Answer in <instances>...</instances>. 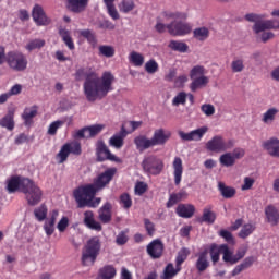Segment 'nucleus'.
Masks as SVG:
<instances>
[{
    "mask_svg": "<svg viewBox=\"0 0 279 279\" xmlns=\"http://www.w3.org/2000/svg\"><path fill=\"white\" fill-rule=\"evenodd\" d=\"M76 82H82L84 95L87 101H97V99H104L108 96V93L114 90L112 84L114 82V75L110 72H105L101 77L93 70V68H80L74 74Z\"/></svg>",
    "mask_w": 279,
    "mask_h": 279,
    "instance_id": "obj_1",
    "label": "nucleus"
},
{
    "mask_svg": "<svg viewBox=\"0 0 279 279\" xmlns=\"http://www.w3.org/2000/svg\"><path fill=\"white\" fill-rule=\"evenodd\" d=\"M189 14L182 11L166 10L156 19L155 29L158 34L168 32L170 36H189L193 32V25L186 22Z\"/></svg>",
    "mask_w": 279,
    "mask_h": 279,
    "instance_id": "obj_2",
    "label": "nucleus"
},
{
    "mask_svg": "<svg viewBox=\"0 0 279 279\" xmlns=\"http://www.w3.org/2000/svg\"><path fill=\"white\" fill-rule=\"evenodd\" d=\"M95 195H97V190L90 183L73 191L77 208H97L101 204V197H95Z\"/></svg>",
    "mask_w": 279,
    "mask_h": 279,
    "instance_id": "obj_3",
    "label": "nucleus"
},
{
    "mask_svg": "<svg viewBox=\"0 0 279 279\" xmlns=\"http://www.w3.org/2000/svg\"><path fill=\"white\" fill-rule=\"evenodd\" d=\"M100 252H101V240L99 239V236L90 238L85 244L82 252L83 265H94Z\"/></svg>",
    "mask_w": 279,
    "mask_h": 279,
    "instance_id": "obj_4",
    "label": "nucleus"
},
{
    "mask_svg": "<svg viewBox=\"0 0 279 279\" xmlns=\"http://www.w3.org/2000/svg\"><path fill=\"white\" fill-rule=\"evenodd\" d=\"M22 193L25 195L28 206H38V204L43 202V197L45 195L43 189H40V186H38V184H36L32 179L28 180V183H26Z\"/></svg>",
    "mask_w": 279,
    "mask_h": 279,
    "instance_id": "obj_5",
    "label": "nucleus"
},
{
    "mask_svg": "<svg viewBox=\"0 0 279 279\" xmlns=\"http://www.w3.org/2000/svg\"><path fill=\"white\" fill-rule=\"evenodd\" d=\"M234 140H223L221 135H215L211 140L206 143L207 151H214L215 154H221L228 151L234 147Z\"/></svg>",
    "mask_w": 279,
    "mask_h": 279,
    "instance_id": "obj_6",
    "label": "nucleus"
},
{
    "mask_svg": "<svg viewBox=\"0 0 279 279\" xmlns=\"http://www.w3.org/2000/svg\"><path fill=\"white\" fill-rule=\"evenodd\" d=\"M142 168L145 173H149L150 175H160V173H162V169H165V162L156 155H150L144 158L142 161Z\"/></svg>",
    "mask_w": 279,
    "mask_h": 279,
    "instance_id": "obj_7",
    "label": "nucleus"
},
{
    "mask_svg": "<svg viewBox=\"0 0 279 279\" xmlns=\"http://www.w3.org/2000/svg\"><path fill=\"white\" fill-rule=\"evenodd\" d=\"M114 175H117V168H108L106 171L98 174L90 184L96 190V193H99V191H104V189L112 182Z\"/></svg>",
    "mask_w": 279,
    "mask_h": 279,
    "instance_id": "obj_8",
    "label": "nucleus"
},
{
    "mask_svg": "<svg viewBox=\"0 0 279 279\" xmlns=\"http://www.w3.org/2000/svg\"><path fill=\"white\" fill-rule=\"evenodd\" d=\"M7 64L13 71H25L27 69V57L21 51H10L7 54Z\"/></svg>",
    "mask_w": 279,
    "mask_h": 279,
    "instance_id": "obj_9",
    "label": "nucleus"
},
{
    "mask_svg": "<svg viewBox=\"0 0 279 279\" xmlns=\"http://www.w3.org/2000/svg\"><path fill=\"white\" fill-rule=\"evenodd\" d=\"M29 180H31L29 178L20 177V175L11 177L7 182L8 193H16V191H20V193H23Z\"/></svg>",
    "mask_w": 279,
    "mask_h": 279,
    "instance_id": "obj_10",
    "label": "nucleus"
},
{
    "mask_svg": "<svg viewBox=\"0 0 279 279\" xmlns=\"http://www.w3.org/2000/svg\"><path fill=\"white\" fill-rule=\"evenodd\" d=\"M96 158L97 162H106V160H110L111 162H121V159L110 151V148L106 146L104 143H100L96 149Z\"/></svg>",
    "mask_w": 279,
    "mask_h": 279,
    "instance_id": "obj_11",
    "label": "nucleus"
},
{
    "mask_svg": "<svg viewBox=\"0 0 279 279\" xmlns=\"http://www.w3.org/2000/svg\"><path fill=\"white\" fill-rule=\"evenodd\" d=\"M146 252L154 260L162 258V254H165V244L159 239L153 240L146 246Z\"/></svg>",
    "mask_w": 279,
    "mask_h": 279,
    "instance_id": "obj_12",
    "label": "nucleus"
},
{
    "mask_svg": "<svg viewBox=\"0 0 279 279\" xmlns=\"http://www.w3.org/2000/svg\"><path fill=\"white\" fill-rule=\"evenodd\" d=\"M208 132V126H201L196 130H193L191 132H184V131H179V136L182 141H195L199 142L202 138H204V135Z\"/></svg>",
    "mask_w": 279,
    "mask_h": 279,
    "instance_id": "obj_13",
    "label": "nucleus"
},
{
    "mask_svg": "<svg viewBox=\"0 0 279 279\" xmlns=\"http://www.w3.org/2000/svg\"><path fill=\"white\" fill-rule=\"evenodd\" d=\"M32 16L36 25L45 26L49 25L50 21L49 17H47V14H45V10L40 4H35L32 11Z\"/></svg>",
    "mask_w": 279,
    "mask_h": 279,
    "instance_id": "obj_14",
    "label": "nucleus"
},
{
    "mask_svg": "<svg viewBox=\"0 0 279 279\" xmlns=\"http://www.w3.org/2000/svg\"><path fill=\"white\" fill-rule=\"evenodd\" d=\"M195 268L198 274H204L206 269L210 267V260L208 259V250L201 251L196 254Z\"/></svg>",
    "mask_w": 279,
    "mask_h": 279,
    "instance_id": "obj_15",
    "label": "nucleus"
},
{
    "mask_svg": "<svg viewBox=\"0 0 279 279\" xmlns=\"http://www.w3.org/2000/svg\"><path fill=\"white\" fill-rule=\"evenodd\" d=\"M263 149L272 158H279V140L270 137L262 144Z\"/></svg>",
    "mask_w": 279,
    "mask_h": 279,
    "instance_id": "obj_16",
    "label": "nucleus"
},
{
    "mask_svg": "<svg viewBox=\"0 0 279 279\" xmlns=\"http://www.w3.org/2000/svg\"><path fill=\"white\" fill-rule=\"evenodd\" d=\"M169 138H171V132L166 131L165 129H157L155 130L150 141L153 143V147H156V145H166Z\"/></svg>",
    "mask_w": 279,
    "mask_h": 279,
    "instance_id": "obj_17",
    "label": "nucleus"
},
{
    "mask_svg": "<svg viewBox=\"0 0 279 279\" xmlns=\"http://www.w3.org/2000/svg\"><path fill=\"white\" fill-rule=\"evenodd\" d=\"M178 217L182 219H191L195 215V205L193 204H179L175 209Z\"/></svg>",
    "mask_w": 279,
    "mask_h": 279,
    "instance_id": "obj_18",
    "label": "nucleus"
},
{
    "mask_svg": "<svg viewBox=\"0 0 279 279\" xmlns=\"http://www.w3.org/2000/svg\"><path fill=\"white\" fill-rule=\"evenodd\" d=\"M125 136H128V131L125 130V126H122L118 134H114L109 138V145L116 149H121L125 143Z\"/></svg>",
    "mask_w": 279,
    "mask_h": 279,
    "instance_id": "obj_19",
    "label": "nucleus"
},
{
    "mask_svg": "<svg viewBox=\"0 0 279 279\" xmlns=\"http://www.w3.org/2000/svg\"><path fill=\"white\" fill-rule=\"evenodd\" d=\"M84 225L89 228V230H96V232H101V223L95 220V214L92 210L84 213Z\"/></svg>",
    "mask_w": 279,
    "mask_h": 279,
    "instance_id": "obj_20",
    "label": "nucleus"
},
{
    "mask_svg": "<svg viewBox=\"0 0 279 279\" xmlns=\"http://www.w3.org/2000/svg\"><path fill=\"white\" fill-rule=\"evenodd\" d=\"M88 7V0H66V8L70 12H74L75 14H80V12H84Z\"/></svg>",
    "mask_w": 279,
    "mask_h": 279,
    "instance_id": "obj_21",
    "label": "nucleus"
},
{
    "mask_svg": "<svg viewBox=\"0 0 279 279\" xmlns=\"http://www.w3.org/2000/svg\"><path fill=\"white\" fill-rule=\"evenodd\" d=\"M99 219L102 223H110L112 221V204L105 203L98 210Z\"/></svg>",
    "mask_w": 279,
    "mask_h": 279,
    "instance_id": "obj_22",
    "label": "nucleus"
},
{
    "mask_svg": "<svg viewBox=\"0 0 279 279\" xmlns=\"http://www.w3.org/2000/svg\"><path fill=\"white\" fill-rule=\"evenodd\" d=\"M173 175H174V184L175 186H180V182H182V173H184V167L182 166V158L175 157L173 162Z\"/></svg>",
    "mask_w": 279,
    "mask_h": 279,
    "instance_id": "obj_23",
    "label": "nucleus"
},
{
    "mask_svg": "<svg viewBox=\"0 0 279 279\" xmlns=\"http://www.w3.org/2000/svg\"><path fill=\"white\" fill-rule=\"evenodd\" d=\"M137 151H146V149H149L154 147V144L151 143V138L146 137V135H137L133 141Z\"/></svg>",
    "mask_w": 279,
    "mask_h": 279,
    "instance_id": "obj_24",
    "label": "nucleus"
},
{
    "mask_svg": "<svg viewBox=\"0 0 279 279\" xmlns=\"http://www.w3.org/2000/svg\"><path fill=\"white\" fill-rule=\"evenodd\" d=\"M207 252L210 256V260L213 265H217V263H219V260L221 259V254H223V248H221V244L219 245L217 243H211L208 246Z\"/></svg>",
    "mask_w": 279,
    "mask_h": 279,
    "instance_id": "obj_25",
    "label": "nucleus"
},
{
    "mask_svg": "<svg viewBox=\"0 0 279 279\" xmlns=\"http://www.w3.org/2000/svg\"><path fill=\"white\" fill-rule=\"evenodd\" d=\"M38 114V107L33 106L29 108H25L22 113V119L24 121V125L29 128L34 123V118Z\"/></svg>",
    "mask_w": 279,
    "mask_h": 279,
    "instance_id": "obj_26",
    "label": "nucleus"
},
{
    "mask_svg": "<svg viewBox=\"0 0 279 279\" xmlns=\"http://www.w3.org/2000/svg\"><path fill=\"white\" fill-rule=\"evenodd\" d=\"M265 215L270 226H278L279 223V211L274 205H268L265 208Z\"/></svg>",
    "mask_w": 279,
    "mask_h": 279,
    "instance_id": "obj_27",
    "label": "nucleus"
},
{
    "mask_svg": "<svg viewBox=\"0 0 279 279\" xmlns=\"http://www.w3.org/2000/svg\"><path fill=\"white\" fill-rule=\"evenodd\" d=\"M276 28V20H260L259 23L253 25V32L255 34H260V32H266V29H275Z\"/></svg>",
    "mask_w": 279,
    "mask_h": 279,
    "instance_id": "obj_28",
    "label": "nucleus"
},
{
    "mask_svg": "<svg viewBox=\"0 0 279 279\" xmlns=\"http://www.w3.org/2000/svg\"><path fill=\"white\" fill-rule=\"evenodd\" d=\"M255 260L256 259L254 256L246 257L240 265L234 267V269L231 271V276H239V274H242V271H245V269H250V267L254 265Z\"/></svg>",
    "mask_w": 279,
    "mask_h": 279,
    "instance_id": "obj_29",
    "label": "nucleus"
},
{
    "mask_svg": "<svg viewBox=\"0 0 279 279\" xmlns=\"http://www.w3.org/2000/svg\"><path fill=\"white\" fill-rule=\"evenodd\" d=\"M208 82H210L208 76H198L197 78H192L190 89L192 93H197L199 88H205V86H208Z\"/></svg>",
    "mask_w": 279,
    "mask_h": 279,
    "instance_id": "obj_30",
    "label": "nucleus"
},
{
    "mask_svg": "<svg viewBox=\"0 0 279 279\" xmlns=\"http://www.w3.org/2000/svg\"><path fill=\"white\" fill-rule=\"evenodd\" d=\"M218 191L225 199H232L236 195V189L228 186L223 182L218 183Z\"/></svg>",
    "mask_w": 279,
    "mask_h": 279,
    "instance_id": "obj_31",
    "label": "nucleus"
},
{
    "mask_svg": "<svg viewBox=\"0 0 279 279\" xmlns=\"http://www.w3.org/2000/svg\"><path fill=\"white\" fill-rule=\"evenodd\" d=\"M56 219H58V210H53L49 220L44 225V230L47 236H51L56 232Z\"/></svg>",
    "mask_w": 279,
    "mask_h": 279,
    "instance_id": "obj_32",
    "label": "nucleus"
},
{
    "mask_svg": "<svg viewBox=\"0 0 279 279\" xmlns=\"http://www.w3.org/2000/svg\"><path fill=\"white\" fill-rule=\"evenodd\" d=\"M59 36H61L64 45H66L70 51H73V49H75V43L73 41V37H71V31L66 28H60Z\"/></svg>",
    "mask_w": 279,
    "mask_h": 279,
    "instance_id": "obj_33",
    "label": "nucleus"
},
{
    "mask_svg": "<svg viewBox=\"0 0 279 279\" xmlns=\"http://www.w3.org/2000/svg\"><path fill=\"white\" fill-rule=\"evenodd\" d=\"M279 113V109L276 107L269 108L266 112L263 113L262 121L265 125H271L276 121V117Z\"/></svg>",
    "mask_w": 279,
    "mask_h": 279,
    "instance_id": "obj_34",
    "label": "nucleus"
},
{
    "mask_svg": "<svg viewBox=\"0 0 279 279\" xmlns=\"http://www.w3.org/2000/svg\"><path fill=\"white\" fill-rule=\"evenodd\" d=\"M117 276V268L112 265H106L99 269L98 278L100 279H113Z\"/></svg>",
    "mask_w": 279,
    "mask_h": 279,
    "instance_id": "obj_35",
    "label": "nucleus"
},
{
    "mask_svg": "<svg viewBox=\"0 0 279 279\" xmlns=\"http://www.w3.org/2000/svg\"><path fill=\"white\" fill-rule=\"evenodd\" d=\"M221 250L223 263H229V265H236L234 253L230 250L228 244H221Z\"/></svg>",
    "mask_w": 279,
    "mask_h": 279,
    "instance_id": "obj_36",
    "label": "nucleus"
},
{
    "mask_svg": "<svg viewBox=\"0 0 279 279\" xmlns=\"http://www.w3.org/2000/svg\"><path fill=\"white\" fill-rule=\"evenodd\" d=\"M14 111H9L2 119H0V126L5 128L10 132L14 130Z\"/></svg>",
    "mask_w": 279,
    "mask_h": 279,
    "instance_id": "obj_37",
    "label": "nucleus"
},
{
    "mask_svg": "<svg viewBox=\"0 0 279 279\" xmlns=\"http://www.w3.org/2000/svg\"><path fill=\"white\" fill-rule=\"evenodd\" d=\"M209 36L210 31L206 26H202L193 31V38L199 40L201 43H204V40H208Z\"/></svg>",
    "mask_w": 279,
    "mask_h": 279,
    "instance_id": "obj_38",
    "label": "nucleus"
},
{
    "mask_svg": "<svg viewBox=\"0 0 279 279\" xmlns=\"http://www.w3.org/2000/svg\"><path fill=\"white\" fill-rule=\"evenodd\" d=\"M78 36L86 38L92 47H97V35H95V32L90 29H81L78 31Z\"/></svg>",
    "mask_w": 279,
    "mask_h": 279,
    "instance_id": "obj_39",
    "label": "nucleus"
},
{
    "mask_svg": "<svg viewBox=\"0 0 279 279\" xmlns=\"http://www.w3.org/2000/svg\"><path fill=\"white\" fill-rule=\"evenodd\" d=\"M217 215L213 211L211 207H205L203 209V216L201 218V223H215Z\"/></svg>",
    "mask_w": 279,
    "mask_h": 279,
    "instance_id": "obj_40",
    "label": "nucleus"
},
{
    "mask_svg": "<svg viewBox=\"0 0 279 279\" xmlns=\"http://www.w3.org/2000/svg\"><path fill=\"white\" fill-rule=\"evenodd\" d=\"M168 47L172 51H179V53H186L189 51V45L180 40H170Z\"/></svg>",
    "mask_w": 279,
    "mask_h": 279,
    "instance_id": "obj_41",
    "label": "nucleus"
},
{
    "mask_svg": "<svg viewBox=\"0 0 279 279\" xmlns=\"http://www.w3.org/2000/svg\"><path fill=\"white\" fill-rule=\"evenodd\" d=\"M49 209L47 208L46 204H41L39 207L34 209V215L37 221H45L47 219V214Z\"/></svg>",
    "mask_w": 279,
    "mask_h": 279,
    "instance_id": "obj_42",
    "label": "nucleus"
},
{
    "mask_svg": "<svg viewBox=\"0 0 279 279\" xmlns=\"http://www.w3.org/2000/svg\"><path fill=\"white\" fill-rule=\"evenodd\" d=\"M256 230V226L252 223H245L243 225L242 229L240 230L238 236L240 239H247V236L254 234V231Z\"/></svg>",
    "mask_w": 279,
    "mask_h": 279,
    "instance_id": "obj_43",
    "label": "nucleus"
},
{
    "mask_svg": "<svg viewBox=\"0 0 279 279\" xmlns=\"http://www.w3.org/2000/svg\"><path fill=\"white\" fill-rule=\"evenodd\" d=\"M219 162L222 165V167H234V165H236L232 153L222 154L219 158Z\"/></svg>",
    "mask_w": 279,
    "mask_h": 279,
    "instance_id": "obj_44",
    "label": "nucleus"
},
{
    "mask_svg": "<svg viewBox=\"0 0 279 279\" xmlns=\"http://www.w3.org/2000/svg\"><path fill=\"white\" fill-rule=\"evenodd\" d=\"M129 60L134 66H143L145 64V57L136 51L130 53Z\"/></svg>",
    "mask_w": 279,
    "mask_h": 279,
    "instance_id": "obj_45",
    "label": "nucleus"
},
{
    "mask_svg": "<svg viewBox=\"0 0 279 279\" xmlns=\"http://www.w3.org/2000/svg\"><path fill=\"white\" fill-rule=\"evenodd\" d=\"M71 154V148L69 145L64 144L60 151L57 155V158H59V163L62 165L63 162H66L69 160V155Z\"/></svg>",
    "mask_w": 279,
    "mask_h": 279,
    "instance_id": "obj_46",
    "label": "nucleus"
},
{
    "mask_svg": "<svg viewBox=\"0 0 279 279\" xmlns=\"http://www.w3.org/2000/svg\"><path fill=\"white\" fill-rule=\"evenodd\" d=\"M136 5L134 4V0H122L119 4L120 12L128 14L134 10Z\"/></svg>",
    "mask_w": 279,
    "mask_h": 279,
    "instance_id": "obj_47",
    "label": "nucleus"
},
{
    "mask_svg": "<svg viewBox=\"0 0 279 279\" xmlns=\"http://www.w3.org/2000/svg\"><path fill=\"white\" fill-rule=\"evenodd\" d=\"M98 51L99 56H104L105 58H113L116 53L114 47L108 45L99 46Z\"/></svg>",
    "mask_w": 279,
    "mask_h": 279,
    "instance_id": "obj_48",
    "label": "nucleus"
},
{
    "mask_svg": "<svg viewBox=\"0 0 279 279\" xmlns=\"http://www.w3.org/2000/svg\"><path fill=\"white\" fill-rule=\"evenodd\" d=\"M189 256H191V250H189L187 247H182L178 252L175 263H178V265H182L186 260V258H189Z\"/></svg>",
    "mask_w": 279,
    "mask_h": 279,
    "instance_id": "obj_49",
    "label": "nucleus"
},
{
    "mask_svg": "<svg viewBox=\"0 0 279 279\" xmlns=\"http://www.w3.org/2000/svg\"><path fill=\"white\" fill-rule=\"evenodd\" d=\"M245 21H247L248 23H260V21L267 19V14H258V13H247L244 16Z\"/></svg>",
    "mask_w": 279,
    "mask_h": 279,
    "instance_id": "obj_50",
    "label": "nucleus"
},
{
    "mask_svg": "<svg viewBox=\"0 0 279 279\" xmlns=\"http://www.w3.org/2000/svg\"><path fill=\"white\" fill-rule=\"evenodd\" d=\"M87 128V137L89 138H95V136H97V134H99L105 125L104 124H94L90 126H86Z\"/></svg>",
    "mask_w": 279,
    "mask_h": 279,
    "instance_id": "obj_51",
    "label": "nucleus"
},
{
    "mask_svg": "<svg viewBox=\"0 0 279 279\" xmlns=\"http://www.w3.org/2000/svg\"><path fill=\"white\" fill-rule=\"evenodd\" d=\"M206 68L204 65H196L190 71V80H195L197 77L205 76Z\"/></svg>",
    "mask_w": 279,
    "mask_h": 279,
    "instance_id": "obj_52",
    "label": "nucleus"
},
{
    "mask_svg": "<svg viewBox=\"0 0 279 279\" xmlns=\"http://www.w3.org/2000/svg\"><path fill=\"white\" fill-rule=\"evenodd\" d=\"M65 145L70 146V154H73V156H82V144L80 142L65 143Z\"/></svg>",
    "mask_w": 279,
    "mask_h": 279,
    "instance_id": "obj_53",
    "label": "nucleus"
},
{
    "mask_svg": "<svg viewBox=\"0 0 279 279\" xmlns=\"http://www.w3.org/2000/svg\"><path fill=\"white\" fill-rule=\"evenodd\" d=\"M245 69V64L243 59H235L231 62V71L232 73H241Z\"/></svg>",
    "mask_w": 279,
    "mask_h": 279,
    "instance_id": "obj_54",
    "label": "nucleus"
},
{
    "mask_svg": "<svg viewBox=\"0 0 279 279\" xmlns=\"http://www.w3.org/2000/svg\"><path fill=\"white\" fill-rule=\"evenodd\" d=\"M63 125H64V121L62 120H57L52 122L48 128V134L50 136H56V134H58V130H60V128H62Z\"/></svg>",
    "mask_w": 279,
    "mask_h": 279,
    "instance_id": "obj_55",
    "label": "nucleus"
},
{
    "mask_svg": "<svg viewBox=\"0 0 279 279\" xmlns=\"http://www.w3.org/2000/svg\"><path fill=\"white\" fill-rule=\"evenodd\" d=\"M120 204L122 208H124L125 210H130V208H132V197L130 196V194L123 193L122 195H120Z\"/></svg>",
    "mask_w": 279,
    "mask_h": 279,
    "instance_id": "obj_56",
    "label": "nucleus"
},
{
    "mask_svg": "<svg viewBox=\"0 0 279 279\" xmlns=\"http://www.w3.org/2000/svg\"><path fill=\"white\" fill-rule=\"evenodd\" d=\"M45 47V40L34 39L26 45L27 51H34V49H43Z\"/></svg>",
    "mask_w": 279,
    "mask_h": 279,
    "instance_id": "obj_57",
    "label": "nucleus"
},
{
    "mask_svg": "<svg viewBox=\"0 0 279 279\" xmlns=\"http://www.w3.org/2000/svg\"><path fill=\"white\" fill-rule=\"evenodd\" d=\"M158 69H159L158 62H156V60L154 59H150L145 63V71L150 75H154V73H157Z\"/></svg>",
    "mask_w": 279,
    "mask_h": 279,
    "instance_id": "obj_58",
    "label": "nucleus"
},
{
    "mask_svg": "<svg viewBox=\"0 0 279 279\" xmlns=\"http://www.w3.org/2000/svg\"><path fill=\"white\" fill-rule=\"evenodd\" d=\"M144 228L148 234V236H154L156 233V225L149 220V218L144 219Z\"/></svg>",
    "mask_w": 279,
    "mask_h": 279,
    "instance_id": "obj_59",
    "label": "nucleus"
},
{
    "mask_svg": "<svg viewBox=\"0 0 279 279\" xmlns=\"http://www.w3.org/2000/svg\"><path fill=\"white\" fill-rule=\"evenodd\" d=\"M219 236H221V239H225V241L230 245H234V235H232V232L222 229L219 231Z\"/></svg>",
    "mask_w": 279,
    "mask_h": 279,
    "instance_id": "obj_60",
    "label": "nucleus"
},
{
    "mask_svg": "<svg viewBox=\"0 0 279 279\" xmlns=\"http://www.w3.org/2000/svg\"><path fill=\"white\" fill-rule=\"evenodd\" d=\"M186 104V93L180 92L173 99L172 106H184Z\"/></svg>",
    "mask_w": 279,
    "mask_h": 279,
    "instance_id": "obj_61",
    "label": "nucleus"
},
{
    "mask_svg": "<svg viewBox=\"0 0 279 279\" xmlns=\"http://www.w3.org/2000/svg\"><path fill=\"white\" fill-rule=\"evenodd\" d=\"M147 189H149L147 183H145L143 181H138L135 184V195H145V193H147Z\"/></svg>",
    "mask_w": 279,
    "mask_h": 279,
    "instance_id": "obj_62",
    "label": "nucleus"
},
{
    "mask_svg": "<svg viewBox=\"0 0 279 279\" xmlns=\"http://www.w3.org/2000/svg\"><path fill=\"white\" fill-rule=\"evenodd\" d=\"M181 198L178 196L177 193H172L170 194L168 202L166 203V208H173V206H175V204H180Z\"/></svg>",
    "mask_w": 279,
    "mask_h": 279,
    "instance_id": "obj_63",
    "label": "nucleus"
},
{
    "mask_svg": "<svg viewBox=\"0 0 279 279\" xmlns=\"http://www.w3.org/2000/svg\"><path fill=\"white\" fill-rule=\"evenodd\" d=\"M128 241H130V238H128V231H121L116 238L117 245H125Z\"/></svg>",
    "mask_w": 279,
    "mask_h": 279,
    "instance_id": "obj_64",
    "label": "nucleus"
}]
</instances>
